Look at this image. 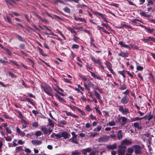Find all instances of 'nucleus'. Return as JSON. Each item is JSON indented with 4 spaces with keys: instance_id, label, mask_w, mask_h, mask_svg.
<instances>
[{
    "instance_id": "nucleus-1",
    "label": "nucleus",
    "mask_w": 155,
    "mask_h": 155,
    "mask_svg": "<svg viewBox=\"0 0 155 155\" xmlns=\"http://www.w3.org/2000/svg\"><path fill=\"white\" fill-rule=\"evenodd\" d=\"M132 144L131 139L128 140L125 139L121 142V145L118 146L119 149L117 150V155H125L127 147L126 146H129Z\"/></svg>"
},
{
    "instance_id": "nucleus-2",
    "label": "nucleus",
    "mask_w": 155,
    "mask_h": 155,
    "mask_svg": "<svg viewBox=\"0 0 155 155\" xmlns=\"http://www.w3.org/2000/svg\"><path fill=\"white\" fill-rule=\"evenodd\" d=\"M133 148L134 149V152L135 155H141V147L138 144H135L133 146Z\"/></svg>"
},
{
    "instance_id": "nucleus-3",
    "label": "nucleus",
    "mask_w": 155,
    "mask_h": 155,
    "mask_svg": "<svg viewBox=\"0 0 155 155\" xmlns=\"http://www.w3.org/2000/svg\"><path fill=\"white\" fill-rule=\"evenodd\" d=\"M78 76L79 77L81 78L84 81H87V83L89 86L91 87L92 88L94 87V84H93V83L91 82L89 79H87L86 78L85 76L81 74H79Z\"/></svg>"
},
{
    "instance_id": "nucleus-4",
    "label": "nucleus",
    "mask_w": 155,
    "mask_h": 155,
    "mask_svg": "<svg viewBox=\"0 0 155 155\" xmlns=\"http://www.w3.org/2000/svg\"><path fill=\"white\" fill-rule=\"evenodd\" d=\"M90 58L94 63L98 64L102 69H104V67L103 66L102 63L101 62L99 59H98L97 60H95V57L92 55H90Z\"/></svg>"
},
{
    "instance_id": "nucleus-5",
    "label": "nucleus",
    "mask_w": 155,
    "mask_h": 155,
    "mask_svg": "<svg viewBox=\"0 0 155 155\" xmlns=\"http://www.w3.org/2000/svg\"><path fill=\"white\" fill-rule=\"evenodd\" d=\"M119 111L122 113L123 115H126L129 113V110L127 108H124L123 106L122 105H119L118 106Z\"/></svg>"
},
{
    "instance_id": "nucleus-6",
    "label": "nucleus",
    "mask_w": 155,
    "mask_h": 155,
    "mask_svg": "<svg viewBox=\"0 0 155 155\" xmlns=\"http://www.w3.org/2000/svg\"><path fill=\"white\" fill-rule=\"evenodd\" d=\"M91 12H92L95 15H98L101 17L106 22H107L108 21L107 20L106 17H105V15L104 14H102L101 13L97 12H96L94 11H92L91 10Z\"/></svg>"
},
{
    "instance_id": "nucleus-7",
    "label": "nucleus",
    "mask_w": 155,
    "mask_h": 155,
    "mask_svg": "<svg viewBox=\"0 0 155 155\" xmlns=\"http://www.w3.org/2000/svg\"><path fill=\"white\" fill-rule=\"evenodd\" d=\"M139 26L144 28L146 31L148 33H152L154 31V29L153 28H147L146 26L141 25H140Z\"/></svg>"
},
{
    "instance_id": "nucleus-8",
    "label": "nucleus",
    "mask_w": 155,
    "mask_h": 155,
    "mask_svg": "<svg viewBox=\"0 0 155 155\" xmlns=\"http://www.w3.org/2000/svg\"><path fill=\"white\" fill-rule=\"evenodd\" d=\"M129 100V97L127 95H124L122 97L120 102L123 104H126L128 103Z\"/></svg>"
},
{
    "instance_id": "nucleus-9",
    "label": "nucleus",
    "mask_w": 155,
    "mask_h": 155,
    "mask_svg": "<svg viewBox=\"0 0 155 155\" xmlns=\"http://www.w3.org/2000/svg\"><path fill=\"white\" fill-rule=\"evenodd\" d=\"M109 138L107 136H103L99 137L98 140L99 142H103L107 141L108 140Z\"/></svg>"
},
{
    "instance_id": "nucleus-10",
    "label": "nucleus",
    "mask_w": 155,
    "mask_h": 155,
    "mask_svg": "<svg viewBox=\"0 0 155 155\" xmlns=\"http://www.w3.org/2000/svg\"><path fill=\"white\" fill-rule=\"evenodd\" d=\"M63 112H65L66 113V115L67 116H72L73 117L76 118H79V117L78 116L75 114H73L72 113H71V112H69L67 110L64 111Z\"/></svg>"
},
{
    "instance_id": "nucleus-11",
    "label": "nucleus",
    "mask_w": 155,
    "mask_h": 155,
    "mask_svg": "<svg viewBox=\"0 0 155 155\" xmlns=\"http://www.w3.org/2000/svg\"><path fill=\"white\" fill-rule=\"evenodd\" d=\"M62 137L66 139L68 138L71 136L70 134L67 132H63L61 133Z\"/></svg>"
},
{
    "instance_id": "nucleus-12",
    "label": "nucleus",
    "mask_w": 155,
    "mask_h": 155,
    "mask_svg": "<svg viewBox=\"0 0 155 155\" xmlns=\"http://www.w3.org/2000/svg\"><path fill=\"white\" fill-rule=\"evenodd\" d=\"M118 55L123 58H126L128 57V53L127 52H124L120 50V52L118 54Z\"/></svg>"
},
{
    "instance_id": "nucleus-13",
    "label": "nucleus",
    "mask_w": 155,
    "mask_h": 155,
    "mask_svg": "<svg viewBox=\"0 0 155 155\" xmlns=\"http://www.w3.org/2000/svg\"><path fill=\"white\" fill-rule=\"evenodd\" d=\"M55 96L57 97L58 101L62 103H66V101L64 100L63 98L61 97V96H59L58 94H55Z\"/></svg>"
},
{
    "instance_id": "nucleus-14",
    "label": "nucleus",
    "mask_w": 155,
    "mask_h": 155,
    "mask_svg": "<svg viewBox=\"0 0 155 155\" xmlns=\"http://www.w3.org/2000/svg\"><path fill=\"white\" fill-rule=\"evenodd\" d=\"M91 150V149L90 147L83 149L82 150V153L84 154V155H87V153L90 152Z\"/></svg>"
},
{
    "instance_id": "nucleus-15",
    "label": "nucleus",
    "mask_w": 155,
    "mask_h": 155,
    "mask_svg": "<svg viewBox=\"0 0 155 155\" xmlns=\"http://www.w3.org/2000/svg\"><path fill=\"white\" fill-rule=\"evenodd\" d=\"M107 149L110 150H114L117 148V144L116 143L112 145H108L107 146Z\"/></svg>"
},
{
    "instance_id": "nucleus-16",
    "label": "nucleus",
    "mask_w": 155,
    "mask_h": 155,
    "mask_svg": "<svg viewBox=\"0 0 155 155\" xmlns=\"http://www.w3.org/2000/svg\"><path fill=\"white\" fill-rule=\"evenodd\" d=\"M142 40L144 43H149L150 41H152V37L149 36L147 38H144Z\"/></svg>"
},
{
    "instance_id": "nucleus-17",
    "label": "nucleus",
    "mask_w": 155,
    "mask_h": 155,
    "mask_svg": "<svg viewBox=\"0 0 155 155\" xmlns=\"http://www.w3.org/2000/svg\"><path fill=\"white\" fill-rule=\"evenodd\" d=\"M118 44L122 47L127 48L129 50L130 49V48L128 45L124 44V42L122 41L119 42Z\"/></svg>"
},
{
    "instance_id": "nucleus-18",
    "label": "nucleus",
    "mask_w": 155,
    "mask_h": 155,
    "mask_svg": "<svg viewBox=\"0 0 155 155\" xmlns=\"http://www.w3.org/2000/svg\"><path fill=\"white\" fill-rule=\"evenodd\" d=\"M43 89L47 94L51 96L52 97H53V95L52 93L50 92V91H49L48 88H47L46 87H43Z\"/></svg>"
},
{
    "instance_id": "nucleus-19",
    "label": "nucleus",
    "mask_w": 155,
    "mask_h": 155,
    "mask_svg": "<svg viewBox=\"0 0 155 155\" xmlns=\"http://www.w3.org/2000/svg\"><path fill=\"white\" fill-rule=\"evenodd\" d=\"M117 136L119 140H120L123 138V135L122 131L121 130H119L117 134Z\"/></svg>"
},
{
    "instance_id": "nucleus-20",
    "label": "nucleus",
    "mask_w": 155,
    "mask_h": 155,
    "mask_svg": "<svg viewBox=\"0 0 155 155\" xmlns=\"http://www.w3.org/2000/svg\"><path fill=\"white\" fill-rule=\"evenodd\" d=\"M88 71L91 73V76L93 78H97L98 80H103V79L101 78V77L97 76V75H96L95 74V73H93L91 71H90L89 70H88Z\"/></svg>"
},
{
    "instance_id": "nucleus-21",
    "label": "nucleus",
    "mask_w": 155,
    "mask_h": 155,
    "mask_svg": "<svg viewBox=\"0 0 155 155\" xmlns=\"http://www.w3.org/2000/svg\"><path fill=\"white\" fill-rule=\"evenodd\" d=\"M22 124V126L23 128H26L27 126L29 125V123L25 119H23L21 121Z\"/></svg>"
},
{
    "instance_id": "nucleus-22",
    "label": "nucleus",
    "mask_w": 155,
    "mask_h": 155,
    "mask_svg": "<svg viewBox=\"0 0 155 155\" xmlns=\"http://www.w3.org/2000/svg\"><path fill=\"white\" fill-rule=\"evenodd\" d=\"M32 143L34 145H38L41 144L42 142L40 140H32L31 141Z\"/></svg>"
},
{
    "instance_id": "nucleus-23",
    "label": "nucleus",
    "mask_w": 155,
    "mask_h": 155,
    "mask_svg": "<svg viewBox=\"0 0 155 155\" xmlns=\"http://www.w3.org/2000/svg\"><path fill=\"white\" fill-rule=\"evenodd\" d=\"M121 118L122 123L121 124V125L122 126H123L126 124L127 120V118L125 117H121Z\"/></svg>"
},
{
    "instance_id": "nucleus-24",
    "label": "nucleus",
    "mask_w": 155,
    "mask_h": 155,
    "mask_svg": "<svg viewBox=\"0 0 155 155\" xmlns=\"http://www.w3.org/2000/svg\"><path fill=\"white\" fill-rule=\"evenodd\" d=\"M31 99L29 97H25V99L21 100V101H27L29 102L32 105H34L35 104L31 101Z\"/></svg>"
},
{
    "instance_id": "nucleus-25",
    "label": "nucleus",
    "mask_w": 155,
    "mask_h": 155,
    "mask_svg": "<svg viewBox=\"0 0 155 155\" xmlns=\"http://www.w3.org/2000/svg\"><path fill=\"white\" fill-rule=\"evenodd\" d=\"M74 20H75L76 21L79 20V21H84L85 23H87V21H86V20L84 18H78L75 16V15H74Z\"/></svg>"
},
{
    "instance_id": "nucleus-26",
    "label": "nucleus",
    "mask_w": 155,
    "mask_h": 155,
    "mask_svg": "<svg viewBox=\"0 0 155 155\" xmlns=\"http://www.w3.org/2000/svg\"><path fill=\"white\" fill-rule=\"evenodd\" d=\"M127 87L125 84H120V87H119V89L121 90H124L127 89Z\"/></svg>"
},
{
    "instance_id": "nucleus-27",
    "label": "nucleus",
    "mask_w": 155,
    "mask_h": 155,
    "mask_svg": "<svg viewBox=\"0 0 155 155\" xmlns=\"http://www.w3.org/2000/svg\"><path fill=\"white\" fill-rule=\"evenodd\" d=\"M140 14L142 16L144 17L147 18H150V15L146 14L143 12H141L140 13Z\"/></svg>"
},
{
    "instance_id": "nucleus-28",
    "label": "nucleus",
    "mask_w": 155,
    "mask_h": 155,
    "mask_svg": "<svg viewBox=\"0 0 155 155\" xmlns=\"http://www.w3.org/2000/svg\"><path fill=\"white\" fill-rule=\"evenodd\" d=\"M73 37L72 38L73 40L76 43H78L79 41V40L80 39L79 37H77L75 35H73Z\"/></svg>"
},
{
    "instance_id": "nucleus-29",
    "label": "nucleus",
    "mask_w": 155,
    "mask_h": 155,
    "mask_svg": "<svg viewBox=\"0 0 155 155\" xmlns=\"http://www.w3.org/2000/svg\"><path fill=\"white\" fill-rule=\"evenodd\" d=\"M10 127H13L12 125H10L8 127H5V130H6V132L10 134H12V130L10 129Z\"/></svg>"
},
{
    "instance_id": "nucleus-30",
    "label": "nucleus",
    "mask_w": 155,
    "mask_h": 155,
    "mask_svg": "<svg viewBox=\"0 0 155 155\" xmlns=\"http://www.w3.org/2000/svg\"><path fill=\"white\" fill-rule=\"evenodd\" d=\"M39 52L40 54H41L44 57H46L47 56V55L45 54L44 51H43L42 49L39 47H37Z\"/></svg>"
},
{
    "instance_id": "nucleus-31",
    "label": "nucleus",
    "mask_w": 155,
    "mask_h": 155,
    "mask_svg": "<svg viewBox=\"0 0 155 155\" xmlns=\"http://www.w3.org/2000/svg\"><path fill=\"white\" fill-rule=\"evenodd\" d=\"M95 96L98 99L100 100L101 98L100 94L95 90H94Z\"/></svg>"
},
{
    "instance_id": "nucleus-32",
    "label": "nucleus",
    "mask_w": 155,
    "mask_h": 155,
    "mask_svg": "<svg viewBox=\"0 0 155 155\" xmlns=\"http://www.w3.org/2000/svg\"><path fill=\"white\" fill-rule=\"evenodd\" d=\"M81 153L78 151V150H76L72 152L71 155H80Z\"/></svg>"
},
{
    "instance_id": "nucleus-33",
    "label": "nucleus",
    "mask_w": 155,
    "mask_h": 155,
    "mask_svg": "<svg viewBox=\"0 0 155 155\" xmlns=\"http://www.w3.org/2000/svg\"><path fill=\"white\" fill-rule=\"evenodd\" d=\"M104 63L108 69L112 67L111 64L110 62L106 61H105Z\"/></svg>"
},
{
    "instance_id": "nucleus-34",
    "label": "nucleus",
    "mask_w": 155,
    "mask_h": 155,
    "mask_svg": "<svg viewBox=\"0 0 155 155\" xmlns=\"http://www.w3.org/2000/svg\"><path fill=\"white\" fill-rule=\"evenodd\" d=\"M70 140H71V142L72 143H74L76 144H78L79 143L77 140V138L72 137V138L70 139Z\"/></svg>"
},
{
    "instance_id": "nucleus-35",
    "label": "nucleus",
    "mask_w": 155,
    "mask_h": 155,
    "mask_svg": "<svg viewBox=\"0 0 155 155\" xmlns=\"http://www.w3.org/2000/svg\"><path fill=\"white\" fill-rule=\"evenodd\" d=\"M9 61L10 63H12V64L15 65L17 67H18L20 66V65L17 63V62L14 61L13 60H9Z\"/></svg>"
},
{
    "instance_id": "nucleus-36",
    "label": "nucleus",
    "mask_w": 155,
    "mask_h": 155,
    "mask_svg": "<svg viewBox=\"0 0 155 155\" xmlns=\"http://www.w3.org/2000/svg\"><path fill=\"white\" fill-rule=\"evenodd\" d=\"M134 151V150L132 147H129L127 149V153L132 154Z\"/></svg>"
},
{
    "instance_id": "nucleus-37",
    "label": "nucleus",
    "mask_w": 155,
    "mask_h": 155,
    "mask_svg": "<svg viewBox=\"0 0 155 155\" xmlns=\"http://www.w3.org/2000/svg\"><path fill=\"white\" fill-rule=\"evenodd\" d=\"M91 44L94 47L97 48V47L95 45V44L93 43V42L94 41V38H93L91 37Z\"/></svg>"
},
{
    "instance_id": "nucleus-38",
    "label": "nucleus",
    "mask_w": 155,
    "mask_h": 155,
    "mask_svg": "<svg viewBox=\"0 0 155 155\" xmlns=\"http://www.w3.org/2000/svg\"><path fill=\"white\" fill-rule=\"evenodd\" d=\"M122 26L123 28H128L131 30H132L133 28L131 26L126 24H122Z\"/></svg>"
},
{
    "instance_id": "nucleus-39",
    "label": "nucleus",
    "mask_w": 155,
    "mask_h": 155,
    "mask_svg": "<svg viewBox=\"0 0 155 155\" xmlns=\"http://www.w3.org/2000/svg\"><path fill=\"white\" fill-rule=\"evenodd\" d=\"M41 130L44 133L46 134H47L48 133V131L46 127H42L41 128Z\"/></svg>"
},
{
    "instance_id": "nucleus-40",
    "label": "nucleus",
    "mask_w": 155,
    "mask_h": 155,
    "mask_svg": "<svg viewBox=\"0 0 155 155\" xmlns=\"http://www.w3.org/2000/svg\"><path fill=\"white\" fill-rule=\"evenodd\" d=\"M130 93V91L129 89H127L125 91L123 92V94L127 95V96H129Z\"/></svg>"
},
{
    "instance_id": "nucleus-41",
    "label": "nucleus",
    "mask_w": 155,
    "mask_h": 155,
    "mask_svg": "<svg viewBox=\"0 0 155 155\" xmlns=\"http://www.w3.org/2000/svg\"><path fill=\"white\" fill-rule=\"evenodd\" d=\"M126 71L124 70H123L122 71H118V73L122 75L124 78H125L126 77V75H125V73L126 72V71Z\"/></svg>"
},
{
    "instance_id": "nucleus-42",
    "label": "nucleus",
    "mask_w": 155,
    "mask_h": 155,
    "mask_svg": "<svg viewBox=\"0 0 155 155\" xmlns=\"http://www.w3.org/2000/svg\"><path fill=\"white\" fill-rule=\"evenodd\" d=\"M4 138L7 141H11L12 140V138L10 136H7V137L4 136Z\"/></svg>"
},
{
    "instance_id": "nucleus-43",
    "label": "nucleus",
    "mask_w": 155,
    "mask_h": 155,
    "mask_svg": "<svg viewBox=\"0 0 155 155\" xmlns=\"http://www.w3.org/2000/svg\"><path fill=\"white\" fill-rule=\"evenodd\" d=\"M134 127L137 128L139 129H141V127H139V125L137 122H135L134 124Z\"/></svg>"
},
{
    "instance_id": "nucleus-44",
    "label": "nucleus",
    "mask_w": 155,
    "mask_h": 155,
    "mask_svg": "<svg viewBox=\"0 0 155 155\" xmlns=\"http://www.w3.org/2000/svg\"><path fill=\"white\" fill-rule=\"evenodd\" d=\"M79 47V46L78 45L76 44H74L72 46L71 48V49H78Z\"/></svg>"
},
{
    "instance_id": "nucleus-45",
    "label": "nucleus",
    "mask_w": 155,
    "mask_h": 155,
    "mask_svg": "<svg viewBox=\"0 0 155 155\" xmlns=\"http://www.w3.org/2000/svg\"><path fill=\"white\" fill-rule=\"evenodd\" d=\"M64 10L65 12L70 13L71 12V11L70 8L68 7H65L63 9Z\"/></svg>"
},
{
    "instance_id": "nucleus-46",
    "label": "nucleus",
    "mask_w": 155,
    "mask_h": 155,
    "mask_svg": "<svg viewBox=\"0 0 155 155\" xmlns=\"http://www.w3.org/2000/svg\"><path fill=\"white\" fill-rule=\"evenodd\" d=\"M16 37L18 38L19 41H21L22 42L24 41L23 38L21 36L19 35H18L16 36Z\"/></svg>"
},
{
    "instance_id": "nucleus-47",
    "label": "nucleus",
    "mask_w": 155,
    "mask_h": 155,
    "mask_svg": "<svg viewBox=\"0 0 155 155\" xmlns=\"http://www.w3.org/2000/svg\"><path fill=\"white\" fill-rule=\"evenodd\" d=\"M48 121L49 123V125L52 127H54V124L52 122L51 120L49 118L48 119Z\"/></svg>"
},
{
    "instance_id": "nucleus-48",
    "label": "nucleus",
    "mask_w": 155,
    "mask_h": 155,
    "mask_svg": "<svg viewBox=\"0 0 155 155\" xmlns=\"http://www.w3.org/2000/svg\"><path fill=\"white\" fill-rule=\"evenodd\" d=\"M4 50H5V51L8 54L9 56H11L12 54V52L10 51V50L9 49L5 48Z\"/></svg>"
},
{
    "instance_id": "nucleus-49",
    "label": "nucleus",
    "mask_w": 155,
    "mask_h": 155,
    "mask_svg": "<svg viewBox=\"0 0 155 155\" xmlns=\"http://www.w3.org/2000/svg\"><path fill=\"white\" fill-rule=\"evenodd\" d=\"M0 63L3 64H7L8 62L7 61L3 60L2 59H0Z\"/></svg>"
},
{
    "instance_id": "nucleus-50",
    "label": "nucleus",
    "mask_w": 155,
    "mask_h": 155,
    "mask_svg": "<svg viewBox=\"0 0 155 155\" xmlns=\"http://www.w3.org/2000/svg\"><path fill=\"white\" fill-rule=\"evenodd\" d=\"M42 134V133L40 131H38L36 132L35 135L37 137H38L40 136Z\"/></svg>"
},
{
    "instance_id": "nucleus-51",
    "label": "nucleus",
    "mask_w": 155,
    "mask_h": 155,
    "mask_svg": "<svg viewBox=\"0 0 155 155\" xmlns=\"http://www.w3.org/2000/svg\"><path fill=\"white\" fill-rule=\"evenodd\" d=\"M8 73L9 75L12 78H16V75L12 72H9Z\"/></svg>"
},
{
    "instance_id": "nucleus-52",
    "label": "nucleus",
    "mask_w": 155,
    "mask_h": 155,
    "mask_svg": "<svg viewBox=\"0 0 155 155\" xmlns=\"http://www.w3.org/2000/svg\"><path fill=\"white\" fill-rule=\"evenodd\" d=\"M67 28V29L68 31H70L71 32L72 34H73L75 31V30H74V29L70 27H68V28Z\"/></svg>"
},
{
    "instance_id": "nucleus-53",
    "label": "nucleus",
    "mask_w": 155,
    "mask_h": 155,
    "mask_svg": "<svg viewBox=\"0 0 155 155\" xmlns=\"http://www.w3.org/2000/svg\"><path fill=\"white\" fill-rule=\"evenodd\" d=\"M147 1L148 2V4L147 5V6L150 5H152L153 4V2L152 0H147Z\"/></svg>"
},
{
    "instance_id": "nucleus-54",
    "label": "nucleus",
    "mask_w": 155,
    "mask_h": 155,
    "mask_svg": "<svg viewBox=\"0 0 155 155\" xmlns=\"http://www.w3.org/2000/svg\"><path fill=\"white\" fill-rule=\"evenodd\" d=\"M32 126L34 127H37L38 125V124L37 122H33L32 123Z\"/></svg>"
},
{
    "instance_id": "nucleus-55",
    "label": "nucleus",
    "mask_w": 155,
    "mask_h": 155,
    "mask_svg": "<svg viewBox=\"0 0 155 155\" xmlns=\"http://www.w3.org/2000/svg\"><path fill=\"white\" fill-rule=\"evenodd\" d=\"M18 113L20 116L19 117L21 119V120H22L23 119H24L23 118V116L22 115L21 112L20 111H18Z\"/></svg>"
},
{
    "instance_id": "nucleus-56",
    "label": "nucleus",
    "mask_w": 155,
    "mask_h": 155,
    "mask_svg": "<svg viewBox=\"0 0 155 155\" xmlns=\"http://www.w3.org/2000/svg\"><path fill=\"white\" fill-rule=\"evenodd\" d=\"M19 47L22 49H24L25 48V45L23 44H20L19 46Z\"/></svg>"
},
{
    "instance_id": "nucleus-57",
    "label": "nucleus",
    "mask_w": 155,
    "mask_h": 155,
    "mask_svg": "<svg viewBox=\"0 0 155 155\" xmlns=\"http://www.w3.org/2000/svg\"><path fill=\"white\" fill-rule=\"evenodd\" d=\"M6 18L7 19V21L8 23L10 24H12V21H11L10 18L8 16H6Z\"/></svg>"
},
{
    "instance_id": "nucleus-58",
    "label": "nucleus",
    "mask_w": 155,
    "mask_h": 155,
    "mask_svg": "<svg viewBox=\"0 0 155 155\" xmlns=\"http://www.w3.org/2000/svg\"><path fill=\"white\" fill-rule=\"evenodd\" d=\"M137 69L139 71H142L143 70V68L141 66H138L137 67Z\"/></svg>"
},
{
    "instance_id": "nucleus-59",
    "label": "nucleus",
    "mask_w": 155,
    "mask_h": 155,
    "mask_svg": "<svg viewBox=\"0 0 155 155\" xmlns=\"http://www.w3.org/2000/svg\"><path fill=\"white\" fill-rule=\"evenodd\" d=\"M73 28L74 29H76L77 30H81L83 28V27L82 26L79 27H73Z\"/></svg>"
},
{
    "instance_id": "nucleus-60",
    "label": "nucleus",
    "mask_w": 155,
    "mask_h": 155,
    "mask_svg": "<svg viewBox=\"0 0 155 155\" xmlns=\"http://www.w3.org/2000/svg\"><path fill=\"white\" fill-rule=\"evenodd\" d=\"M131 21L132 23H138L137 22H140V21L138 19H135L132 20Z\"/></svg>"
},
{
    "instance_id": "nucleus-61",
    "label": "nucleus",
    "mask_w": 155,
    "mask_h": 155,
    "mask_svg": "<svg viewBox=\"0 0 155 155\" xmlns=\"http://www.w3.org/2000/svg\"><path fill=\"white\" fill-rule=\"evenodd\" d=\"M68 106V107H69L72 110L74 111H75V109H76L77 107L74 106H72L71 105H69Z\"/></svg>"
},
{
    "instance_id": "nucleus-62",
    "label": "nucleus",
    "mask_w": 155,
    "mask_h": 155,
    "mask_svg": "<svg viewBox=\"0 0 155 155\" xmlns=\"http://www.w3.org/2000/svg\"><path fill=\"white\" fill-rule=\"evenodd\" d=\"M108 124L109 126H115V123L113 121H111L108 123Z\"/></svg>"
},
{
    "instance_id": "nucleus-63",
    "label": "nucleus",
    "mask_w": 155,
    "mask_h": 155,
    "mask_svg": "<svg viewBox=\"0 0 155 155\" xmlns=\"http://www.w3.org/2000/svg\"><path fill=\"white\" fill-rule=\"evenodd\" d=\"M105 27L106 28V29L108 31H114L110 28V27L109 26L108 24H107Z\"/></svg>"
},
{
    "instance_id": "nucleus-64",
    "label": "nucleus",
    "mask_w": 155,
    "mask_h": 155,
    "mask_svg": "<svg viewBox=\"0 0 155 155\" xmlns=\"http://www.w3.org/2000/svg\"><path fill=\"white\" fill-rule=\"evenodd\" d=\"M84 86L85 88L87 89L88 91H89L90 90L89 87L85 83H84Z\"/></svg>"
}]
</instances>
